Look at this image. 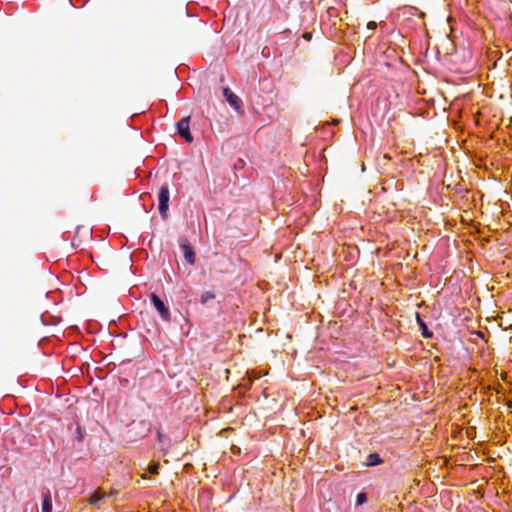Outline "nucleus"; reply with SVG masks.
Masks as SVG:
<instances>
[{"mask_svg": "<svg viewBox=\"0 0 512 512\" xmlns=\"http://www.w3.org/2000/svg\"><path fill=\"white\" fill-rule=\"evenodd\" d=\"M158 201H159V212L162 216V218L167 217V212L169 208V189L168 186L164 185L159 190L158 195Z\"/></svg>", "mask_w": 512, "mask_h": 512, "instance_id": "obj_1", "label": "nucleus"}, {"mask_svg": "<svg viewBox=\"0 0 512 512\" xmlns=\"http://www.w3.org/2000/svg\"><path fill=\"white\" fill-rule=\"evenodd\" d=\"M150 298L151 302L153 303L155 309L160 314L161 318L164 321H170V311L165 306L164 302L154 293L151 294Z\"/></svg>", "mask_w": 512, "mask_h": 512, "instance_id": "obj_2", "label": "nucleus"}, {"mask_svg": "<svg viewBox=\"0 0 512 512\" xmlns=\"http://www.w3.org/2000/svg\"><path fill=\"white\" fill-rule=\"evenodd\" d=\"M190 117H184L177 124V130L179 135L185 139L186 142L191 143L193 141V137L190 133Z\"/></svg>", "mask_w": 512, "mask_h": 512, "instance_id": "obj_3", "label": "nucleus"}, {"mask_svg": "<svg viewBox=\"0 0 512 512\" xmlns=\"http://www.w3.org/2000/svg\"><path fill=\"white\" fill-rule=\"evenodd\" d=\"M223 95L226 101L230 104V106H232L237 111L241 109L242 102L240 98L236 94H234L229 88L226 87L223 89Z\"/></svg>", "mask_w": 512, "mask_h": 512, "instance_id": "obj_4", "label": "nucleus"}, {"mask_svg": "<svg viewBox=\"0 0 512 512\" xmlns=\"http://www.w3.org/2000/svg\"><path fill=\"white\" fill-rule=\"evenodd\" d=\"M182 248L184 250L185 259L190 264H194V262H195V254H194L193 250L191 249V247L189 245H187V244H183Z\"/></svg>", "mask_w": 512, "mask_h": 512, "instance_id": "obj_5", "label": "nucleus"}, {"mask_svg": "<svg viewBox=\"0 0 512 512\" xmlns=\"http://www.w3.org/2000/svg\"><path fill=\"white\" fill-rule=\"evenodd\" d=\"M42 512H52V500L49 492H47L44 495L42 503Z\"/></svg>", "mask_w": 512, "mask_h": 512, "instance_id": "obj_6", "label": "nucleus"}, {"mask_svg": "<svg viewBox=\"0 0 512 512\" xmlns=\"http://www.w3.org/2000/svg\"><path fill=\"white\" fill-rule=\"evenodd\" d=\"M105 493L102 492L100 489H97L89 498V503L90 504H95L97 503L98 501H100L101 499H103L105 497Z\"/></svg>", "mask_w": 512, "mask_h": 512, "instance_id": "obj_7", "label": "nucleus"}, {"mask_svg": "<svg viewBox=\"0 0 512 512\" xmlns=\"http://www.w3.org/2000/svg\"><path fill=\"white\" fill-rule=\"evenodd\" d=\"M215 298V295L211 291H206L201 295V303H207L208 301Z\"/></svg>", "mask_w": 512, "mask_h": 512, "instance_id": "obj_8", "label": "nucleus"}, {"mask_svg": "<svg viewBox=\"0 0 512 512\" xmlns=\"http://www.w3.org/2000/svg\"><path fill=\"white\" fill-rule=\"evenodd\" d=\"M367 502V494L364 492H361L356 497V503L357 505H363Z\"/></svg>", "mask_w": 512, "mask_h": 512, "instance_id": "obj_9", "label": "nucleus"}, {"mask_svg": "<svg viewBox=\"0 0 512 512\" xmlns=\"http://www.w3.org/2000/svg\"><path fill=\"white\" fill-rule=\"evenodd\" d=\"M158 470H159V463L158 462H153L151 464H149L148 466V472L151 473V474H158Z\"/></svg>", "mask_w": 512, "mask_h": 512, "instance_id": "obj_10", "label": "nucleus"}, {"mask_svg": "<svg viewBox=\"0 0 512 512\" xmlns=\"http://www.w3.org/2000/svg\"><path fill=\"white\" fill-rule=\"evenodd\" d=\"M369 458L371 460V462H370L371 465H377L382 462L378 454H371L369 456Z\"/></svg>", "mask_w": 512, "mask_h": 512, "instance_id": "obj_11", "label": "nucleus"}, {"mask_svg": "<svg viewBox=\"0 0 512 512\" xmlns=\"http://www.w3.org/2000/svg\"><path fill=\"white\" fill-rule=\"evenodd\" d=\"M367 28L370 30H374L377 28V23L375 21H369L367 23Z\"/></svg>", "mask_w": 512, "mask_h": 512, "instance_id": "obj_12", "label": "nucleus"}, {"mask_svg": "<svg viewBox=\"0 0 512 512\" xmlns=\"http://www.w3.org/2000/svg\"><path fill=\"white\" fill-rule=\"evenodd\" d=\"M305 40L309 41L311 40L312 38V34L311 33H304L303 36H302Z\"/></svg>", "mask_w": 512, "mask_h": 512, "instance_id": "obj_13", "label": "nucleus"}]
</instances>
